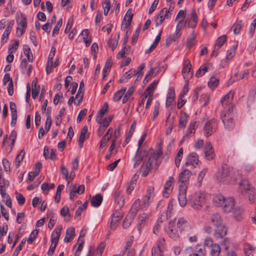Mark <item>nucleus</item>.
<instances>
[{"mask_svg": "<svg viewBox=\"0 0 256 256\" xmlns=\"http://www.w3.org/2000/svg\"><path fill=\"white\" fill-rule=\"evenodd\" d=\"M113 118V116H110L108 117L104 118H96V121L100 124V126L106 128L112 122Z\"/></svg>", "mask_w": 256, "mask_h": 256, "instance_id": "nucleus-32", "label": "nucleus"}, {"mask_svg": "<svg viewBox=\"0 0 256 256\" xmlns=\"http://www.w3.org/2000/svg\"><path fill=\"white\" fill-rule=\"evenodd\" d=\"M197 126V122L196 121L190 122L183 138H188L193 135L195 133Z\"/></svg>", "mask_w": 256, "mask_h": 256, "instance_id": "nucleus-26", "label": "nucleus"}, {"mask_svg": "<svg viewBox=\"0 0 256 256\" xmlns=\"http://www.w3.org/2000/svg\"><path fill=\"white\" fill-rule=\"evenodd\" d=\"M108 105L107 102H105L104 106L98 110L96 116V118H102L103 116L108 112Z\"/></svg>", "mask_w": 256, "mask_h": 256, "instance_id": "nucleus-54", "label": "nucleus"}, {"mask_svg": "<svg viewBox=\"0 0 256 256\" xmlns=\"http://www.w3.org/2000/svg\"><path fill=\"white\" fill-rule=\"evenodd\" d=\"M47 214L48 218H50L48 227L50 229L52 230L56 223V217L52 210L48 211Z\"/></svg>", "mask_w": 256, "mask_h": 256, "instance_id": "nucleus-39", "label": "nucleus"}, {"mask_svg": "<svg viewBox=\"0 0 256 256\" xmlns=\"http://www.w3.org/2000/svg\"><path fill=\"white\" fill-rule=\"evenodd\" d=\"M126 91V88L125 87L122 88L120 90H118L116 92L113 96V100L114 101L116 102H119L120 100L122 98V96H124V94Z\"/></svg>", "mask_w": 256, "mask_h": 256, "instance_id": "nucleus-44", "label": "nucleus"}, {"mask_svg": "<svg viewBox=\"0 0 256 256\" xmlns=\"http://www.w3.org/2000/svg\"><path fill=\"white\" fill-rule=\"evenodd\" d=\"M16 132L13 131L12 132L10 136L8 137L6 136L4 138L2 144L4 146H8V150L9 152H10L12 148L16 138Z\"/></svg>", "mask_w": 256, "mask_h": 256, "instance_id": "nucleus-16", "label": "nucleus"}, {"mask_svg": "<svg viewBox=\"0 0 256 256\" xmlns=\"http://www.w3.org/2000/svg\"><path fill=\"white\" fill-rule=\"evenodd\" d=\"M18 45L19 41L18 40L12 42L8 50V53H14L18 50Z\"/></svg>", "mask_w": 256, "mask_h": 256, "instance_id": "nucleus-55", "label": "nucleus"}, {"mask_svg": "<svg viewBox=\"0 0 256 256\" xmlns=\"http://www.w3.org/2000/svg\"><path fill=\"white\" fill-rule=\"evenodd\" d=\"M122 218V214L120 211H116L112 215V220L110 228L112 230H115Z\"/></svg>", "mask_w": 256, "mask_h": 256, "instance_id": "nucleus-21", "label": "nucleus"}, {"mask_svg": "<svg viewBox=\"0 0 256 256\" xmlns=\"http://www.w3.org/2000/svg\"><path fill=\"white\" fill-rule=\"evenodd\" d=\"M136 215V210H132V211H130L126 217L124 222L122 224V226L124 228H126L130 226L132 222H133V220L134 219V218L135 217Z\"/></svg>", "mask_w": 256, "mask_h": 256, "instance_id": "nucleus-25", "label": "nucleus"}, {"mask_svg": "<svg viewBox=\"0 0 256 256\" xmlns=\"http://www.w3.org/2000/svg\"><path fill=\"white\" fill-rule=\"evenodd\" d=\"M210 222L216 226H220L222 224V220L220 216L218 214H212L210 218Z\"/></svg>", "mask_w": 256, "mask_h": 256, "instance_id": "nucleus-36", "label": "nucleus"}, {"mask_svg": "<svg viewBox=\"0 0 256 256\" xmlns=\"http://www.w3.org/2000/svg\"><path fill=\"white\" fill-rule=\"evenodd\" d=\"M158 84V80H154L152 83L148 86L145 92L148 94L154 95V92Z\"/></svg>", "mask_w": 256, "mask_h": 256, "instance_id": "nucleus-47", "label": "nucleus"}, {"mask_svg": "<svg viewBox=\"0 0 256 256\" xmlns=\"http://www.w3.org/2000/svg\"><path fill=\"white\" fill-rule=\"evenodd\" d=\"M115 202L118 204L120 208H122L124 204V198L120 190L116 191L114 193Z\"/></svg>", "mask_w": 256, "mask_h": 256, "instance_id": "nucleus-28", "label": "nucleus"}, {"mask_svg": "<svg viewBox=\"0 0 256 256\" xmlns=\"http://www.w3.org/2000/svg\"><path fill=\"white\" fill-rule=\"evenodd\" d=\"M32 98L34 99H36L40 90V86H37L36 85V82L35 80H33L32 83Z\"/></svg>", "mask_w": 256, "mask_h": 256, "instance_id": "nucleus-43", "label": "nucleus"}, {"mask_svg": "<svg viewBox=\"0 0 256 256\" xmlns=\"http://www.w3.org/2000/svg\"><path fill=\"white\" fill-rule=\"evenodd\" d=\"M188 116L184 112H180L178 120L179 127L184 128L187 124Z\"/></svg>", "mask_w": 256, "mask_h": 256, "instance_id": "nucleus-33", "label": "nucleus"}, {"mask_svg": "<svg viewBox=\"0 0 256 256\" xmlns=\"http://www.w3.org/2000/svg\"><path fill=\"white\" fill-rule=\"evenodd\" d=\"M174 182V178L172 176H170L168 180L166 182L163 191L164 197L168 198L172 190V184Z\"/></svg>", "mask_w": 256, "mask_h": 256, "instance_id": "nucleus-19", "label": "nucleus"}, {"mask_svg": "<svg viewBox=\"0 0 256 256\" xmlns=\"http://www.w3.org/2000/svg\"><path fill=\"white\" fill-rule=\"evenodd\" d=\"M198 162V156L196 152L190 153L186 158V161L185 163L186 166H196Z\"/></svg>", "mask_w": 256, "mask_h": 256, "instance_id": "nucleus-22", "label": "nucleus"}, {"mask_svg": "<svg viewBox=\"0 0 256 256\" xmlns=\"http://www.w3.org/2000/svg\"><path fill=\"white\" fill-rule=\"evenodd\" d=\"M3 84L7 86L8 92L10 96H12L14 94V84L12 78L10 76L9 74H6L4 76Z\"/></svg>", "mask_w": 256, "mask_h": 256, "instance_id": "nucleus-17", "label": "nucleus"}, {"mask_svg": "<svg viewBox=\"0 0 256 256\" xmlns=\"http://www.w3.org/2000/svg\"><path fill=\"white\" fill-rule=\"evenodd\" d=\"M24 150H22L17 155L15 161V166L16 168H18L20 166V162L24 159Z\"/></svg>", "mask_w": 256, "mask_h": 256, "instance_id": "nucleus-58", "label": "nucleus"}, {"mask_svg": "<svg viewBox=\"0 0 256 256\" xmlns=\"http://www.w3.org/2000/svg\"><path fill=\"white\" fill-rule=\"evenodd\" d=\"M165 232L168 236L174 240H177L180 238V232L177 228L174 222L172 220L170 222L168 225L165 229Z\"/></svg>", "mask_w": 256, "mask_h": 256, "instance_id": "nucleus-10", "label": "nucleus"}, {"mask_svg": "<svg viewBox=\"0 0 256 256\" xmlns=\"http://www.w3.org/2000/svg\"><path fill=\"white\" fill-rule=\"evenodd\" d=\"M88 132V127L84 126L81 130L78 140V144L80 148L83 146V143L86 138V134Z\"/></svg>", "mask_w": 256, "mask_h": 256, "instance_id": "nucleus-50", "label": "nucleus"}, {"mask_svg": "<svg viewBox=\"0 0 256 256\" xmlns=\"http://www.w3.org/2000/svg\"><path fill=\"white\" fill-rule=\"evenodd\" d=\"M75 236V229L73 227H70L67 228L66 232V236L64 238L65 243L70 242Z\"/></svg>", "mask_w": 256, "mask_h": 256, "instance_id": "nucleus-29", "label": "nucleus"}, {"mask_svg": "<svg viewBox=\"0 0 256 256\" xmlns=\"http://www.w3.org/2000/svg\"><path fill=\"white\" fill-rule=\"evenodd\" d=\"M175 98V92L174 88L171 87L168 89V92L166 96V106H169L173 102Z\"/></svg>", "mask_w": 256, "mask_h": 256, "instance_id": "nucleus-35", "label": "nucleus"}, {"mask_svg": "<svg viewBox=\"0 0 256 256\" xmlns=\"http://www.w3.org/2000/svg\"><path fill=\"white\" fill-rule=\"evenodd\" d=\"M196 36L194 34H191L188 36V38L186 44L188 48H190L196 44Z\"/></svg>", "mask_w": 256, "mask_h": 256, "instance_id": "nucleus-60", "label": "nucleus"}, {"mask_svg": "<svg viewBox=\"0 0 256 256\" xmlns=\"http://www.w3.org/2000/svg\"><path fill=\"white\" fill-rule=\"evenodd\" d=\"M166 115L167 118L166 123L167 128L166 129V135H169L171 134L174 128V118H170V112L166 113Z\"/></svg>", "mask_w": 256, "mask_h": 256, "instance_id": "nucleus-30", "label": "nucleus"}, {"mask_svg": "<svg viewBox=\"0 0 256 256\" xmlns=\"http://www.w3.org/2000/svg\"><path fill=\"white\" fill-rule=\"evenodd\" d=\"M10 110L11 112L12 115V124L16 123L17 118V112L16 110V104L13 102H10Z\"/></svg>", "mask_w": 256, "mask_h": 256, "instance_id": "nucleus-48", "label": "nucleus"}, {"mask_svg": "<svg viewBox=\"0 0 256 256\" xmlns=\"http://www.w3.org/2000/svg\"><path fill=\"white\" fill-rule=\"evenodd\" d=\"M227 198L221 194L215 195L213 198L214 204L216 206H222Z\"/></svg>", "mask_w": 256, "mask_h": 256, "instance_id": "nucleus-34", "label": "nucleus"}, {"mask_svg": "<svg viewBox=\"0 0 256 256\" xmlns=\"http://www.w3.org/2000/svg\"><path fill=\"white\" fill-rule=\"evenodd\" d=\"M112 62L110 58L106 60L104 67L102 70V79L104 80L105 78L108 76L110 69L112 66Z\"/></svg>", "mask_w": 256, "mask_h": 256, "instance_id": "nucleus-46", "label": "nucleus"}, {"mask_svg": "<svg viewBox=\"0 0 256 256\" xmlns=\"http://www.w3.org/2000/svg\"><path fill=\"white\" fill-rule=\"evenodd\" d=\"M148 215L145 213L142 214L138 216V228L140 230L142 228V225H143L144 221L146 220H148Z\"/></svg>", "mask_w": 256, "mask_h": 256, "instance_id": "nucleus-56", "label": "nucleus"}, {"mask_svg": "<svg viewBox=\"0 0 256 256\" xmlns=\"http://www.w3.org/2000/svg\"><path fill=\"white\" fill-rule=\"evenodd\" d=\"M208 195L204 192H196L190 198V206L195 210H200L205 204Z\"/></svg>", "mask_w": 256, "mask_h": 256, "instance_id": "nucleus-3", "label": "nucleus"}, {"mask_svg": "<svg viewBox=\"0 0 256 256\" xmlns=\"http://www.w3.org/2000/svg\"><path fill=\"white\" fill-rule=\"evenodd\" d=\"M78 38L83 40L86 46H88L92 42V37L88 33H80Z\"/></svg>", "mask_w": 256, "mask_h": 256, "instance_id": "nucleus-49", "label": "nucleus"}, {"mask_svg": "<svg viewBox=\"0 0 256 256\" xmlns=\"http://www.w3.org/2000/svg\"><path fill=\"white\" fill-rule=\"evenodd\" d=\"M106 243L104 242H100L94 250L88 256H102L106 247Z\"/></svg>", "mask_w": 256, "mask_h": 256, "instance_id": "nucleus-31", "label": "nucleus"}, {"mask_svg": "<svg viewBox=\"0 0 256 256\" xmlns=\"http://www.w3.org/2000/svg\"><path fill=\"white\" fill-rule=\"evenodd\" d=\"M176 200H171L168 204V209L166 211V216H167L170 217L171 214L176 210Z\"/></svg>", "mask_w": 256, "mask_h": 256, "instance_id": "nucleus-42", "label": "nucleus"}, {"mask_svg": "<svg viewBox=\"0 0 256 256\" xmlns=\"http://www.w3.org/2000/svg\"><path fill=\"white\" fill-rule=\"evenodd\" d=\"M134 86H132L128 89V90L126 92V91L122 98L123 104L126 103L128 101V100L129 99L130 96L132 95V93L134 92Z\"/></svg>", "mask_w": 256, "mask_h": 256, "instance_id": "nucleus-57", "label": "nucleus"}, {"mask_svg": "<svg viewBox=\"0 0 256 256\" xmlns=\"http://www.w3.org/2000/svg\"><path fill=\"white\" fill-rule=\"evenodd\" d=\"M176 222V225L180 234H190L192 233L193 228L187 220L184 217H179L172 220Z\"/></svg>", "mask_w": 256, "mask_h": 256, "instance_id": "nucleus-5", "label": "nucleus"}, {"mask_svg": "<svg viewBox=\"0 0 256 256\" xmlns=\"http://www.w3.org/2000/svg\"><path fill=\"white\" fill-rule=\"evenodd\" d=\"M154 198V188L149 186L146 190V193L142 198V209H146L153 201Z\"/></svg>", "mask_w": 256, "mask_h": 256, "instance_id": "nucleus-11", "label": "nucleus"}, {"mask_svg": "<svg viewBox=\"0 0 256 256\" xmlns=\"http://www.w3.org/2000/svg\"><path fill=\"white\" fill-rule=\"evenodd\" d=\"M62 228V225L60 224L54 228L51 234V242L58 244Z\"/></svg>", "mask_w": 256, "mask_h": 256, "instance_id": "nucleus-23", "label": "nucleus"}, {"mask_svg": "<svg viewBox=\"0 0 256 256\" xmlns=\"http://www.w3.org/2000/svg\"><path fill=\"white\" fill-rule=\"evenodd\" d=\"M238 47L237 44H234L226 52V59L227 60H231L236 54V51Z\"/></svg>", "mask_w": 256, "mask_h": 256, "instance_id": "nucleus-45", "label": "nucleus"}, {"mask_svg": "<svg viewBox=\"0 0 256 256\" xmlns=\"http://www.w3.org/2000/svg\"><path fill=\"white\" fill-rule=\"evenodd\" d=\"M16 32H24L27 28V19L26 15L21 13L20 16L16 19Z\"/></svg>", "mask_w": 256, "mask_h": 256, "instance_id": "nucleus-13", "label": "nucleus"}, {"mask_svg": "<svg viewBox=\"0 0 256 256\" xmlns=\"http://www.w3.org/2000/svg\"><path fill=\"white\" fill-rule=\"evenodd\" d=\"M23 50H24V54L28 58V60L30 62H32L34 60V58H33V56H32V53L31 52L30 48H29V46H28L24 45V46Z\"/></svg>", "mask_w": 256, "mask_h": 256, "instance_id": "nucleus-52", "label": "nucleus"}, {"mask_svg": "<svg viewBox=\"0 0 256 256\" xmlns=\"http://www.w3.org/2000/svg\"><path fill=\"white\" fill-rule=\"evenodd\" d=\"M224 212L226 213H232L236 208H235V202L232 198H227L225 200L224 204L222 206Z\"/></svg>", "mask_w": 256, "mask_h": 256, "instance_id": "nucleus-15", "label": "nucleus"}, {"mask_svg": "<svg viewBox=\"0 0 256 256\" xmlns=\"http://www.w3.org/2000/svg\"><path fill=\"white\" fill-rule=\"evenodd\" d=\"M1 196L4 202L9 208L12 207V202L10 196L1 188Z\"/></svg>", "mask_w": 256, "mask_h": 256, "instance_id": "nucleus-51", "label": "nucleus"}, {"mask_svg": "<svg viewBox=\"0 0 256 256\" xmlns=\"http://www.w3.org/2000/svg\"><path fill=\"white\" fill-rule=\"evenodd\" d=\"M210 250V254L212 256H218L220 252V248L218 244H214L212 246Z\"/></svg>", "mask_w": 256, "mask_h": 256, "instance_id": "nucleus-61", "label": "nucleus"}, {"mask_svg": "<svg viewBox=\"0 0 256 256\" xmlns=\"http://www.w3.org/2000/svg\"><path fill=\"white\" fill-rule=\"evenodd\" d=\"M233 98V93L230 92L221 98L220 104L224 108L223 111L233 112L234 105L232 103Z\"/></svg>", "mask_w": 256, "mask_h": 256, "instance_id": "nucleus-8", "label": "nucleus"}, {"mask_svg": "<svg viewBox=\"0 0 256 256\" xmlns=\"http://www.w3.org/2000/svg\"><path fill=\"white\" fill-rule=\"evenodd\" d=\"M136 74V70L134 68H131L128 72L124 73L120 79V83H124L126 82V80L130 79Z\"/></svg>", "mask_w": 256, "mask_h": 256, "instance_id": "nucleus-38", "label": "nucleus"}, {"mask_svg": "<svg viewBox=\"0 0 256 256\" xmlns=\"http://www.w3.org/2000/svg\"><path fill=\"white\" fill-rule=\"evenodd\" d=\"M130 48V46H124L123 48L117 54L116 57L118 59H120L122 58H124L126 55L127 54V52L128 50Z\"/></svg>", "mask_w": 256, "mask_h": 256, "instance_id": "nucleus-62", "label": "nucleus"}, {"mask_svg": "<svg viewBox=\"0 0 256 256\" xmlns=\"http://www.w3.org/2000/svg\"><path fill=\"white\" fill-rule=\"evenodd\" d=\"M208 72V66L206 65H202L198 70L196 74V76L198 78L202 76Z\"/></svg>", "mask_w": 256, "mask_h": 256, "instance_id": "nucleus-63", "label": "nucleus"}, {"mask_svg": "<svg viewBox=\"0 0 256 256\" xmlns=\"http://www.w3.org/2000/svg\"><path fill=\"white\" fill-rule=\"evenodd\" d=\"M220 116L226 129L231 130L234 128V124L232 112H226L225 111H222Z\"/></svg>", "mask_w": 256, "mask_h": 256, "instance_id": "nucleus-9", "label": "nucleus"}, {"mask_svg": "<svg viewBox=\"0 0 256 256\" xmlns=\"http://www.w3.org/2000/svg\"><path fill=\"white\" fill-rule=\"evenodd\" d=\"M102 201V197L100 194H96L94 196L92 197L91 200V204L92 206L95 208L98 207Z\"/></svg>", "mask_w": 256, "mask_h": 256, "instance_id": "nucleus-40", "label": "nucleus"}, {"mask_svg": "<svg viewBox=\"0 0 256 256\" xmlns=\"http://www.w3.org/2000/svg\"><path fill=\"white\" fill-rule=\"evenodd\" d=\"M192 174L190 170L185 168H182L178 175V180L180 184L179 186L178 200L180 205L182 207L185 206L188 202L186 191L188 180Z\"/></svg>", "mask_w": 256, "mask_h": 256, "instance_id": "nucleus-1", "label": "nucleus"}, {"mask_svg": "<svg viewBox=\"0 0 256 256\" xmlns=\"http://www.w3.org/2000/svg\"><path fill=\"white\" fill-rule=\"evenodd\" d=\"M142 158L144 162L141 166L140 172L143 176H146L152 170V159L150 155L146 154L145 152L142 154Z\"/></svg>", "mask_w": 256, "mask_h": 256, "instance_id": "nucleus-6", "label": "nucleus"}, {"mask_svg": "<svg viewBox=\"0 0 256 256\" xmlns=\"http://www.w3.org/2000/svg\"><path fill=\"white\" fill-rule=\"evenodd\" d=\"M205 156L208 160H211L215 156L214 150L210 142H206L204 148Z\"/></svg>", "mask_w": 256, "mask_h": 256, "instance_id": "nucleus-24", "label": "nucleus"}, {"mask_svg": "<svg viewBox=\"0 0 256 256\" xmlns=\"http://www.w3.org/2000/svg\"><path fill=\"white\" fill-rule=\"evenodd\" d=\"M182 72L185 80H188L192 77L193 72L191 70V64L189 60H186L184 62Z\"/></svg>", "mask_w": 256, "mask_h": 256, "instance_id": "nucleus-20", "label": "nucleus"}, {"mask_svg": "<svg viewBox=\"0 0 256 256\" xmlns=\"http://www.w3.org/2000/svg\"><path fill=\"white\" fill-rule=\"evenodd\" d=\"M52 125V118L50 114L47 116L45 122V129L43 128H40L38 131V138L41 139L42 137L48 132Z\"/></svg>", "mask_w": 256, "mask_h": 256, "instance_id": "nucleus-18", "label": "nucleus"}, {"mask_svg": "<svg viewBox=\"0 0 256 256\" xmlns=\"http://www.w3.org/2000/svg\"><path fill=\"white\" fill-rule=\"evenodd\" d=\"M146 132L143 133L142 136H141L140 139L138 140V148H137L135 156L133 158L134 160V168L140 165V162L142 161V153L140 152V149L146 139Z\"/></svg>", "mask_w": 256, "mask_h": 256, "instance_id": "nucleus-12", "label": "nucleus"}, {"mask_svg": "<svg viewBox=\"0 0 256 256\" xmlns=\"http://www.w3.org/2000/svg\"><path fill=\"white\" fill-rule=\"evenodd\" d=\"M254 248L250 244H246L244 248V252L246 256H252Z\"/></svg>", "mask_w": 256, "mask_h": 256, "instance_id": "nucleus-64", "label": "nucleus"}, {"mask_svg": "<svg viewBox=\"0 0 256 256\" xmlns=\"http://www.w3.org/2000/svg\"><path fill=\"white\" fill-rule=\"evenodd\" d=\"M237 173L233 168L226 166L216 172V176L219 182L228 184L236 182L238 176Z\"/></svg>", "mask_w": 256, "mask_h": 256, "instance_id": "nucleus-2", "label": "nucleus"}, {"mask_svg": "<svg viewBox=\"0 0 256 256\" xmlns=\"http://www.w3.org/2000/svg\"><path fill=\"white\" fill-rule=\"evenodd\" d=\"M226 40V36L223 34L220 36L214 46V51L218 50Z\"/></svg>", "mask_w": 256, "mask_h": 256, "instance_id": "nucleus-41", "label": "nucleus"}, {"mask_svg": "<svg viewBox=\"0 0 256 256\" xmlns=\"http://www.w3.org/2000/svg\"><path fill=\"white\" fill-rule=\"evenodd\" d=\"M239 191L242 194H248V198L251 203L254 202L256 192L254 188L250 186L249 182L242 180L239 183Z\"/></svg>", "mask_w": 256, "mask_h": 256, "instance_id": "nucleus-4", "label": "nucleus"}, {"mask_svg": "<svg viewBox=\"0 0 256 256\" xmlns=\"http://www.w3.org/2000/svg\"><path fill=\"white\" fill-rule=\"evenodd\" d=\"M227 228L223 224H220V226L216 227L215 230V236L218 238H221L224 237L227 234Z\"/></svg>", "mask_w": 256, "mask_h": 256, "instance_id": "nucleus-27", "label": "nucleus"}, {"mask_svg": "<svg viewBox=\"0 0 256 256\" xmlns=\"http://www.w3.org/2000/svg\"><path fill=\"white\" fill-rule=\"evenodd\" d=\"M218 128L217 121L214 118L207 120L204 123L202 130L204 135L206 137H208L214 133Z\"/></svg>", "mask_w": 256, "mask_h": 256, "instance_id": "nucleus-7", "label": "nucleus"}, {"mask_svg": "<svg viewBox=\"0 0 256 256\" xmlns=\"http://www.w3.org/2000/svg\"><path fill=\"white\" fill-rule=\"evenodd\" d=\"M119 39V34L112 36L108 42V46L114 51L116 47Z\"/></svg>", "mask_w": 256, "mask_h": 256, "instance_id": "nucleus-37", "label": "nucleus"}, {"mask_svg": "<svg viewBox=\"0 0 256 256\" xmlns=\"http://www.w3.org/2000/svg\"><path fill=\"white\" fill-rule=\"evenodd\" d=\"M70 190H74L76 194H82L84 192V186L83 184H81L78 186L76 185H72L70 186Z\"/></svg>", "mask_w": 256, "mask_h": 256, "instance_id": "nucleus-53", "label": "nucleus"}, {"mask_svg": "<svg viewBox=\"0 0 256 256\" xmlns=\"http://www.w3.org/2000/svg\"><path fill=\"white\" fill-rule=\"evenodd\" d=\"M60 169V173L62 175L63 178L68 184H70L75 177L74 172L72 170L69 172L68 170L63 164H61Z\"/></svg>", "mask_w": 256, "mask_h": 256, "instance_id": "nucleus-14", "label": "nucleus"}, {"mask_svg": "<svg viewBox=\"0 0 256 256\" xmlns=\"http://www.w3.org/2000/svg\"><path fill=\"white\" fill-rule=\"evenodd\" d=\"M243 212V210L240 208H236L232 212V215L237 220H240L242 219V214Z\"/></svg>", "mask_w": 256, "mask_h": 256, "instance_id": "nucleus-59", "label": "nucleus"}]
</instances>
